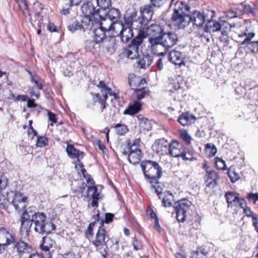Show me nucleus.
Here are the masks:
<instances>
[{
    "instance_id": "obj_64",
    "label": "nucleus",
    "mask_w": 258,
    "mask_h": 258,
    "mask_svg": "<svg viewBox=\"0 0 258 258\" xmlns=\"http://www.w3.org/2000/svg\"><path fill=\"white\" fill-rule=\"evenodd\" d=\"M155 184L156 185H152V189H153L154 192L156 193L158 195H162V188L159 185H157V183Z\"/></svg>"
},
{
    "instance_id": "obj_16",
    "label": "nucleus",
    "mask_w": 258,
    "mask_h": 258,
    "mask_svg": "<svg viewBox=\"0 0 258 258\" xmlns=\"http://www.w3.org/2000/svg\"><path fill=\"white\" fill-rule=\"evenodd\" d=\"M169 144L164 138L156 141L152 146V148L157 154L164 155L168 154Z\"/></svg>"
},
{
    "instance_id": "obj_18",
    "label": "nucleus",
    "mask_w": 258,
    "mask_h": 258,
    "mask_svg": "<svg viewBox=\"0 0 258 258\" xmlns=\"http://www.w3.org/2000/svg\"><path fill=\"white\" fill-rule=\"evenodd\" d=\"M185 55L182 53L176 50H172L168 55V59L170 62L175 65L184 66Z\"/></svg>"
},
{
    "instance_id": "obj_52",
    "label": "nucleus",
    "mask_w": 258,
    "mask_h": 258,
    "mask_svg": "<svg viewBox=\"0 0 258 258\" xmlns=\"http://www.w3.org/2000/svg\"><path fill=\"white\" fill-rule=\"evenodd\" d=\"M49 240L50 239L48 237L43 238V243L40 245V247L41 249L45 252L49 251L50 247H51L52 246V244H46V241H49Z\"/></svg>"
},
{
    "instance_id": "obj_6",
    "label": "nucleus",
    "mask_w": 258,
    "mask_h": 258,
    "mask_svg": "<svg viewBox=\"0 0 258 258\" xmlns=\"http://www.w3.org/2000/svg\"><path fill=\"white\" fill-rule=\"evenodd\" d=\"M190 204V202L185 199L175 203L174 209L176 214L177 220L179 222H184L185 220L186 213L189 209Z\"/></svg>"
},
{
    "instance_id": "obj_40",
    "label": "nucleus",
    "mask_w": 258,
    "mask_h": 258,
    "mask_svg": "<svg viewBox=\"0 0 258 258\" xmlns=\"http://www.w3.org/2000/svg\"><path fill=\"white\" fill-rule=\"evenodd\" d=\"M92 21L91 20L90 17L85 16L84 17L80 23V25L82 26V29H90L92 27Z\"/></svg>"
},
{
    "instance_id": "obj_3",
    "label": "nucleus",
    "mask_w": 258,
    "mask_h": 258,
    "mask_svg": "<svg viewBox=\"0 0 258 258\" xmlns=\"http://www.w3.org/2000/svg\"><path fill=\"white\" fill-rule=\"evenodd\" d=\"M174 6V13L172 17L173 25L178 29H181L182 25L181 22L184 19L185 16L189 13V7L183 2H179L178 0H171L170 7Z\"/></svg>"
},
{
    "instance_id": "obj_34",
    "label": "nucleus",
    "mask_w": 258,
    "mask_h": 258,
    "mask_svg": "<svg viewBox=\"0 0 258 258\" xmlns=\"http://www.w3.org/2000/svg\"><path fill=\"white\" fill-rule=\"evenodd\" d=\"M142 151L130 152L128 155V160L130 163L135 165L138 164L142 158Z\"/></svg>"
},
{
    "instance_id": "obj_58",
    "label": "nucleus",
    "mask_w": 258,
    "mask_h": 258,
    "mask_svg": "<svg viewBox=\"0 0 258 258\" xmlns=\"http://www.w3.org/2000/svg\"><path fill=\"white\" fill-rule=\"evenodd\" d=\"M191 257L192 258H206V255L202 250H197L192 252Z\"/></svg>"
},
{
    "instance_id": "obj_51",
    "label": "nucleus",
    "mask_w": 258,
    "mask_h": 258,
    "mask_svg": "<svg viewBox=\"0 0 258 258\" xmlns=\"http://www.w3.org/2000/svg\"><path fill=\"white\" fill-rule=\"evenodd\" d=\"M97 5L102 9H106L111 5V0H96Z\"/></svg>"
},
{
    "instance_id": "obj_54",
    "label": "nucleus",
    "mask_w": 258,
    "mask_h": 258,
    "mask_svg": "<svg viewBox=\"0 0 258 258\" xmlns=\"http://www.w3.org/2000/svg\"><path fill=\"white\" fill-rule=\"evenodd\" d=\"M228 176L232 182H235L237 181L240 176L238 173L236 172L235 171L230 170L228 172Z\"/></svg>"
},
{
    "instance_id": "obj_56",
    "label": "nucleus",
    "mask_w": 258,
    "mask_h": 258,
    "mask_svg": "<svg viewBox=\"0 0 258 258\" xmlns=\"http://www.w3.org/2000/svg\"><path fill=\"white\" fill-rule=\"evenodd\" d=\"M243 210V213L245 214V215L247 217H252L253 219V217H257V215H255L251 210V209L247 206L246 204V206L242 208Z\"/></svg>"
},
{
    "instance_id": "obj_19",
    "label": "nucleus",
    "mask_w": 258,
    "mask_h": 258,
    "mask_svg": "<svg viewBox=\"0 0 258 258\" xmlns=\"http://www.w3.org/2000/svg\"><path fill=\"white\" fill-rule=\"evenodd\" d=\"M219 179L218 173L214 171H207L205 176V181L207 187L214 188L217 185V181Z\"/></svg>"
},
{
    "instance_id": "obj_24",
    "label": "nucleus",
    "mask_w": 258,
    "mask_h": 258,
    "mask_svg": "<svg viewBox=\"0 0 258 258\" xmlns=\"http://www.w3.org/2000/svg\"><path fill=\"white\" fill-rule=\"evenodd\" d=\"M153 7L152 5H147L140 8V17L147 23L152 19L153 14Z\"/></svg>"
},
{
    "instance_id": "obj_22",
    "label": "nucleus",
    "mask_w": 258,
    "mask_h": 258,
    "mask_svg": "<svg viewBox=\"0 0 258 258\" xmlns=\"http://www.w3.org/2000/svg\"><path fill=\"white\" fill-rule=\"evenodd\" d=\"M254 33H250L247 38L240 43V45H248V48L253 53L258 52V40L252 41L251 39L254 36Z\"/></svg>"
},
{
    "instance_id": "obj_23",
    "label": "nucleus",
    "mask_w": 258,
    "mask_h": 258,
    "mask_svg": "<svg viewBox=\"0 0 258 258\" xmlns=\"http://www.w3.org/2000/svg\"><path fill=\"white\" fill-rule=\"evenodd\" d=\"M93 184H90L88 186L89 199H92L91 205L93 207H97L98 206V200L100 195L98 191V189L95 186H92Z\"/></svg>"
},
{
    "instance_id": "obj_9",
    "label": "nucleus",
    "mask_w": 258,
    "mask_h": 258,
    "mask_svg": "<svg viewBox=\"0 0 258 258\" xmlns=\"http://www.w3.org/2000/svg\"><path fill=\"white\" fill-rule=\"evenodd\" d=\"M206 19V16L204 14L198 11H195L191 15L185 16L184 19L182 21L181 28L186 27L190 22H192L193 25L198 27L202 26Z\"/></svg>"
},
{
    "instance_id": "obj_25",
    "label": "nucleus",
    "mask_w": 258,
    "mask_h": 258,
    "mask_svg": "<svg viewBox=\"0 0 258 258\" xmlns=\"http://www.w3.org/2000/svg\"><path fill=\"white\" fill-rule=\"evenodd\" d=\"M66 151L69 157L74 159L77 158L80 161L84 157V153L76 149L73 145H68Z\"/></svg>"
},
{
    "instance_id": "obj_8",
    "label": "nucleus",
    "mask_w": 258,
    "mask_h": 258,
    "mask_svg": "<svg viewBox=\"0 0 258 258\" xmlns=\"http://www.w3.org/2000/svg\"><path fill=\"white\" fill-rule=\"evenodd\" d=\"M15 241V234L12 231L0 227V253L5 250L6 246L14 243Z\"/></svg>"
},
{
    "instance_id": "obj_37",
    "label": "nucleus",
    "mask_w": 258,
    "mask_h": 258,
    "mask_svg": "<svg viewBox=\"0 0 258 258\" xmlns=\"http://www.w3.org/2000/svg\"><path fill=\"white\" fill-rule=\"evenodd\" d=\"M239 197V194L231 191H228L225 194V197L228 203V207L232 208L236 200Z\"/></svg>"
},
{
    "instance_id": "obj_61",
    "label": "nucleus",
    "mask_w": 258,
    "mask_h": 258,
    "mask_svg": "<svg viewBox=\"0 0 258 258\" xmlns=\"http://www.w3.org/2000/svg\"><path fill=\"white\" fill-rule=\"evenodd\" d=\"M8 183V180L7 177L3 175H0V189L5 188Z\"/></svg>"
},
{
    "instance_id": "obj_62",
    "label": "nucleus",
    "mask_w": 258,
    "mask_h": 258,
    "mask_svg": "<svg viewBox=\"0 0 258 258\" xmlns=\"http://www.w3.org/2000/svg\"><path fill=\"white\" fill-rule=\"evenodd\" d=\"M247 199L250 201H252L255 204L258 201V193L250 192L247 196Z\"/></svg>"
},
{
    "instance_id": "obj_27",
    "label": "nucleus",
    "mask_w": 258,
    "mask_h": 258,
    "mask_svg": "<svg viewBox=\"0 0 258 258\" xmlns=\"http://www.w3.org/2000/svg\"><path fill=\"white\" fill-rule=\"evenodd\" d=\"M196 120L194 115L188 112H184L180 115L178 119V122L183 126L188 125Z\"/></svg>"
},
{
    "instance_id": "obj_63",
    "label": "nucleus",
    "mask_w": 258,
    "mask_h": 258,
    "mask_svg": "<svg viewBox=\"0 0 258 258\" xmlns=\"http://www.w3.org/2000/svg\"><path fill=\"white\" fill-rule=\"evenodd\" d=\"M12 98L14 99L15 101H25L27 100V96L25 95H18L17 96H16L14 94H11Z\"/></svg>"
},
{
    "instance_id": "obj_30",
    "label": "nucleus",
    "mask_w": 258,
    "mask_h": 258,
    "mask_svg": "<svg viewBox=\"0 0 258 258\" xmlns=\"http://www.w3.org/2000/svg\"><path fill=\"white\" fill-rule=\"evenodd\" d=\"M81 10L85 16L89 17L93 15L96 12L95 8L92 3L89 1L83 4L81 7Z\"/></svg>"
},
{
    "instance_id": "obj_31",
    "label": "nucleus",
    "mask_w": 258,
    "mask_h": 258,
    "mask_svg": "<svg viewBox=\"0 0 258 258\" xmlns=\"http://www.w3.org/2000/svg\"><path fill=\"white\" fill-rule=\"evenodd\" d=\"M106 32V31L100 27L94 29V40L96 43L99 44L106 39L105 36Z\"/></svg>"
},
{
    "instance_id": "obj_48",
    "label": "nucleus",
    "mask_w": 258,
    "mask_h": 258,
    "mask_svg": "<svg viewBox=\"0 0 258 258\" xmlns=\"http://www.w3.org/2000/svg\"><path fill=\"white\" fill-rule=\"evenodd\" d=\"M48 143L47 139L45 137L37 136L36 146L39 147H43Z\"/></svg>"
},
{
    "instance_id": "obj_15",
    "label": "nucleus",
    "mask_w": 258,
    "mask_h": 258,
    "mask_svg": "<svg viewBox=\"0 0 258 258\" xmlns=\"http://www.w3.org/2000/svg\"><path fill=\"white\" fill-rule=\"evenodd\" d=\"M185 147L179 142L173 140L170 144L168 153L173 157H181Z\"/></svg>"
},
{
    "instance_id": "obj_50",
    "label": "nucleus",
    "mask_w": 258,
    "mask_h": 258,
    "mask_svg": "<svg viewBox=\"0 0 258 258\" xmlns=\"http://www.w3.org/2000/svg\"><path fill=\"white\" fill-rule=\"evenodd\" d=\"M68 30L71 32L73 33L76 30L82 29V26L80 25V22L78 21H76L73 23L69 25L68 26Z\"/></svg>"
},
{
    "instance_id": "obj_13",
    "label": "nucleus",
    "mask_w": 258,
    "mask_h": 258,
    "mask_svg": "<svg viewBox=\"0 0 258 258\" xmlns=\"http://www.w3.org/2000/svg\"><path fill=\"white\" fill-rule=\"evenodd\" d=\"M100 20L99 22V27L105 31L110 33V35L115 36V34H118V31H115L116 27L118 26V24H115L110 20L107 19L105 17H100Z\"/></svg>"
},
{
    "instance_id": "obj_14",
    "label": "nucleus",
    "mask_w": 258,
    "mask_h": 258,
    "mask_svg": "<svg viewBox=\"0 0 258 258\" xmlns=\"http://www.w3.org/2000/svg\"><path fill=\"white\" fill-rule=\"evenodd\" d=\"M207 21L205 27V31L207 32L213 33L218 32L222 29V26L224 25H225V28H228L227 26H228L229 28L234 27L235 26L234 24H230L226 21L222 22V24H221L220 23L212 20H210L207 19Z\"/></svg>"
},
{
    "instance_id": "obj_26",
    "label": "nucleus",
    "mask_w": 258,
    "mask_h": 258,
    "mask_svg": "<svg viewBox=\"0 0 258 258\" xmlns=\"http://www.w3.org/2000/svg\"><path fill=\"white\" fill-rule=\"evenodd\" d=\"M147 23L145 20H144L141 17H139L137 18L134 19L132 27L133 29L139 30L138 33L143 31L145 32V30L147 28ZM145 34V33H144Z\"/></svg>"
},
{
    "instance_id": "obj_49",
    "label": "nucleus",
    "mask_w": 258,
    "mask_h": 258,
    "mask_svg": "<svg viewBox=\"0 0 258 258\" xmlns=\"http://www.w3.org/2000/svg\"><path fill=\"white\" fill-rule=\"evenodd\" d=\"M135 93L136 94L137 99L138 100H141L148 94V92L145 88L143 87L141 89H137Z\"/></svg>"
},
{
    "instance_id": "obj_41",
    "label": "nucleus",
    "mask_w": 258,
    "mask_h": 258,
    "mask_svg": "<svg viewBox=\"0 0 258 258\" xmlns=\"http://www.w3.org/2000/svg\"><path fill=\"white\" fill-rule=\"evenodd\" d=\"M179 135L180 138L187 145L191 143V138L185 130H182L180 131Z\"/></svg>"
},
{
    "instance_id": "obj_59",
    "label": "nucleus",
    "mask_w": 258,
    "mask_h": 258,
    "mask_svg": "<svg viewBox=\"0 0 258 258\" xmlns=\"http://www.w3.org/2000/svg\"><path fill=\"white\" fill-rule=\"evenodd\" d=\"M216 165L218 168L222 170H225L226 164L225 161L220 158H216Z\"/></svg>"
},
{
    "instance_id": "obj_46",
    "label": "nucleus",
    "mask_w": 258,
    "mask_h": 258,
    "mask_svg": "<svg viewBox=\"0 0 258 258\" xmlns=\"http://www.w3.org/2000/svg\"><path fill=\"white\" fill-rule=\"evenodd\" d=\"M79 191L81 194L82 197L84 198V200L89 199L88 186L85 183H82L79 187Z\"/></svg>"
},
{
    "instance_id": "obj_33",
    "label": "nucleus",
    "mask_w": 258,
    "mask_h": 258,
    "mask_svg": "<svg viewBox=\"0 0 258 258\" xmlns=\"http://www.w3.org/2000/svg\"><path fill=\"white\" fill-rule=\"evenodd\" d=\"M153 58L152 56L147 54L144 55L137 61L138 66L141 69H145L149 67L152 63Z\"/></svg>"
},
{
    "instance_id": "obj_32",
    "label": "nucleus",
    "mask_w": 258,
    "mask_h": 258,
    "mask_svg": "<svg viewBox=\"0 0 258 258\" xmlns=\"http://www.w3.org/2000/svg\"><path fill=\"white\" fill-rule=\"evenodd\" d=\"M137 12L135 10H132L131 12H127L124 16V22L125 27H132L134 19L137 17Z\"/></svg>"
},
{
    "instance_id": "obj_21",
    "label": "nucleus",
    "mask_w": 258,
    "mask_h": 258,
    "mask_svg": "<svg viewBox=\"0 0 258 258\" xmlns=\"http://www.w3.org/2000/svg\"><path fill=\"white\" fill-rule=\"evenodd\" d=\"M118 27H121V30L118 33L119 35L122 42H126L128 41L133 36V33L131 27H125L122 22L118 24Z\"/></svg>"
},
{
    "instance_id": "obj_4",
    "label": "nucleus",
    "mask_w": 258,
    "mask_h": 258,
    "mask_svg": "<svg viewBox=\"0 0 258 258\" xmlns=\"http://www.w3.org/2000/svg\"><path fill=\"white\" fill-rule=\"evenodd\" d=\"M146 34L142 31L132 40L131 44L125 49L124 54L129 58L134 59L139 55V46L142 44Z\"/></svg>"
},
{
    "instance_id": "obj_45",
    "label": "nucleus",
    "mask_w": 258,
    "mask_h": 258,
    "mask_svg": "<svg viewBox=\"0 0 258 258\" xmlns=\"http://www.w3.org/2000/svg\"><path fill=\"white\" fill-rule=\"evenodd\" d=\"M206 152L209 157H212L216 154L217 148L215 145L207 144L206 145Z\"/></svg>"
},
{
    "instance_id": "obj_47",
    "label": "nucleus",
    "mask_w": 258,
    "mask_h": 258,
    "mask_svg": "<svg viewBox=\"0 0 258 258\" xmlns=\"http://www.w3.org/2000/svg\"><path fill=\"white\" fill-rule=\"evenodd\" d=\"M19 8L20 10L23 12L25 15H28L30 16V14L28 10V6L26 2L24 0H19L18 1Z\"/></svg>"
},
{
    "instance_id": "obj_2",
    "label": "nucleus",
    "mask_w": 258,
    "mask_h": 258,
    "mask_svg": "<svg viewBox=\"0 0 258 258\" xmlns=\"http://www.w3.org/2000/svg\"><path fill=\"white\" fill-rule=\"evenodd\" d=\"M141 167L145 176L150 180L151 183H158L162 174V168L159 164L151 160L142 161Z\"/></svg>"
},
{
    "instance_id": "obj_7",
    "label": "nucleus",
    "mask_w": 258,
    "mask_h": 258,
    "mask_svg": "<svg viewBox=\"0 0 258 258\" xmlns=\"http://www.w3.org/2000/svg\"><path fill=\"white\" fill-rule=\"evenodd\" d=\"M30 213H32L31 208H28L23 213L20 218V233L24 237L28 236L30 228L33 224L31 222Z\"/></svg>"
},
{
    "instance_id": "obj_11",
    "label": "nucleus",
    "mask_w": 258,
    "mask_h": 258,
    "mask_svg": "<svg viewBox=\"0 0 258 258\" xmlns=\"http://www.w3.org/2000/svg\"><path fill=\"white\" fill-rule=\"evenodd\" d=\"M98 87L101 89L100 92L103 97V100L100 102L102 106V111H103L106 108V101L107 99L108 95L113 96L114 99L117 98V95L115 93H114L110 88L108 87L104 81H100L98 85Z\"/></svg>"
},
{
    "instance_id": "obj_36",
    "label": "nucleus",
    "mask_w": 258,
    "mask_h": 258,
    "mask_svg": "<svg viewBox=\"0 0 258 258\" xmlns=\"http://www.w3.org/2000/svg\"><path fill=\"white\" fill-rule=\"evenodd\" d=\"M143 82L145 83V80L141 79L134 74H132L128 75V83L130 87L132 89H134L135 87H137L140 84H142Z\"/></svg>"
},
{
    "instance_id": "obj_10",
    "label": "nucleus",
    "mask_w": 258,
    "mask_h": 258,
    "mask_svg": "<svg viewBox=\"0 0 258 258\" xmlns=\"http://www.w3.org/2000/svg\"><path fill=\"white\" fill-rule=\"evenodd\" d=\"M148 41L149 47L150 48L152 53L158 56H164L168 52V50L162 42L160 37L148 38Z\"/></svg>"
},
{
    "instance_id": "obj_17",
    "label": "nucleus",
    "mask_w": 258,
    "mask_h": 258,
    "mask_svg": "<svg viewBox=\"0 0 258 258\" xmlns=\"http://www.w3.org/2000/svg\"><path fill=\"white\" fill-rule=\"evenodd\" d=\"M106 232L104 228L100 227L95 234V236L92 239V243L95 247H103L106 245Z\"/></svg>"
},
{
    "instance_id": "obj_39",
    "label": "nucleus",
    "mask_w": 258,
    "mask_h": 258,
    "mask_svg": "<svg viewBox=\"0 0 258 258\" xmlns=\"http://www.w3.org/2000/svg\"><path fill=\"white\" fill-rule=\"evenodd\" d=\"M29 74L31 76V82L32 83L34 84V87L39 90L42 89V82L39 76L34 75L29 72Z\"/></svg>"
},
{
    "instance_id": "obj_12",
    "label": "nucleus",
    "mask_w": 258,
    "mask_h": 258,
    "mask_svg": "<svg viewBox=\"0 0 258 258\" xmlns=\"http://www.w3.org/2000/svg\"><path fill=\"white\" fill-rule=\"evenodd\" d=\"M168 50L173 47L178 42V38L176 34L172 32H164L160 37Z\"/></svg>"
},
{
    "instance_id": "obj_5",
    "label": "nucleus",
    "mask_w": 258,
    "mask_h": 258,
    "mask_svg": "<svg viewBox=\"0 0 258 258\" xmlns=\"http://www.w3.org/2000/svg\"><path fill=\"white\" fill-rule=\"evenodd\" d=\"M8 204H12L18 211L24 210L27 205V198L21 193L10 191L7 194Z\"/></svg>"
},
{
    "instance_id": "obj_60",
    "label": "nucleus",
    "mask_w": 258,
    "mask_h": 258,
    "mask_svg": "<svg viewBox=\"0 0 258 258\" xmlns=\"http://www.w3.org/2000/svg\"><path fill=\"white\" fill-rule=\"evenodd\" d=\"M132 244L134 249L136 250L141 249L143 248V244L142 242L138 240V239L133 240Z\"/></svg>"
},
{
    "instance_id": "obj_57",
    "label": "nucleus",
    "mask_w": 258,
    "mask_h": 258,
    "mask_svg": "<svg viewBox=\"0 0 258 258\" xmlns=\"http://www.w3.org/2000/svg\"><path fill=\"white\" fill-rule=\"evenodd\" d=\"M167 1V0H150L151 5L155 8L161 7Z\"/></svg>"
},
{
    "instance_id": "obj_20",
    "label": "nucleus",
    "mask_w": 258,
    "mask_h": 258,
    "mask_svg": "<svg viewBox=\"0 0 258 258\" xmlns=\"http://www.w3.org/2000/svg\"><path fill=\"white\" fill-rule=\"evenodd\" d=\"M146 30V34L148 36L149 38L160 37L164 32L162 28L157 24H152L149 26L147 24V28Z\"/></svg>"
},
{
    "instance_id": "obj_38",
    "label": "nucleus",
    "mask_w": 258,
    "mask_h": 258,
    "mask_svg": "<svg viewBox=\"0 0 258 258\" xmlns=\"http://www.w3.org/2000/svg\"><path fill=\"white\" fill-rule=\"evenodd\" d=\"M101 43H102L103 47L106 49L107 52L112 53L115 51V39L113 38H106Z\"/></svg>"
},
{
    "instance_id": "obj_1",
    "label": "nucleus",
    "mask_w": 258,
    "mask_h": 258,
    "mask_svg": "<svg viewBox=\"0 0 258 258\" xmlns=\"http://www.w3.org/2000/svg\"><path fill=\"white\" fill-rule=\"evenodd\" d=\"M30 215L31 222L36 232L41 234H48L55 229V225L46 220V216L43 213L35 212L32 210Z\"/></svg>"
},
{
    "instance_id": "obj_28",
    "label": "nucleus",
    "mask_w": 258,
    "mask_h": 258,
    "mask_svg": "<svg viewBox=\"0 0 258 258\" xmlns=\"http://www.w3.org/2000/svg\"><path fill=\"white\" fill-rule=\"evenodd\" d=\"M142 104L141 102L136 101L132 104L128 105V107L124 111V114L131 115L137 113L141 110Z\"/></svg>"
},
{
    "instance_id": "obj_42",
    "label": "nucleus",
    "mask_w": 258,
    "mask_h": 258,
    "mask_svg": "<svg viewBox=\"0 0 258 258\" xmlns=\"http://www.w3.org/2000/svg\"><path fill=\"white\" fill-rule=\"evenodd\" d=\"M173 200V196L171 194H168L167 196H163L162 197V205L165 207H169L172 206V201Z\"/></svg>"
},
{
    "instance_id": "obj_55",
    "label": "nucleus",
    "mask_w": 258,
    "mask_h": 258,
    "mask_svg": "<svg viewBox=\"0 0 258 258\" xmlns=\"http://www.w3.org/2000/svg\"><path fill=\"white\" fill-rule=\"evenodd\" d=\"M246 201L243 198H240L239 196L236 200L235 204L233 205L234 207H237L239 206L241 208L246 206Z\"/></svg>"
},
{
    "instance_id": "obj_53",
    "label": "nucleus",
    "mask_w": 258,
    "mask_h": 258,
    "mask_svg": "<svg viewBox=\"0 0 258 258\" xmlns=\"http://www.w3.org/2000/svg\"><path fill=\"white\" fill-rule=\"evenodd\" d=\"M193 152L192 151L189 152L188 151L186 152L185 149H184V151L181 157H182L183 160H190L193 161L195 159L193 157Z\"/></svg>"
},
{
    "instance_id": "obj_43",
    "label": "nucleus",
    "mask_w": 258,
    "mask_h": 258,
    "mask_svg": "<svg viewBox=\"0 0 258 258\" xmlns=\"http://www.w3.org/2000/svg\"><path fill=\"white\" fill-rule=\"evenodd\" d=\"M78 166L81 168V172L84 177L86 178L87 182L88 184H94V180L91 177V176L87 173L85 169L83 168V164L82 163H79Z\"/></svg>"
},
{
    "instance_id": "obj_29",
    "label": "nucleus",
    "mask_w": 258,
    "mask_h": 258,
    "mask_svg": "<svg viewBox=\"0 0 258 258\" xmlns=\"http://www.w3.org/2000/svg\"><path fill=\"white\" fill-rule=\"evenodd\" d=\"M15 248L17 249V253L19 255L24 253H30L32 250L31 247L27 243L22 241L15 244Z\"/></svg>"
},
{
    "instance_id": "obj_35",
    "label": "nucleus",
    "mask_w": 258,
    "mask_h": 258,
    "mask_svg": "<svg viewBox=\"0 0 258 258\" xmlns=\"http://www.w3.org/2000/svg\"><path fill=\"white\" fill-rule=\"evenodd\" d=\"M120 12L119 10L115 8H111L109 9L105 17L107 19H108L115 23L117 24V21L120 17Z\"/></svg>"
},
{
    "instance_id": "obj_44",
    "label": "nucleus",
    "mask_w": 258,
    "mask_h": 258,
    "mask_svg": "<svg viewBox=\"0 0 258 258\" xmlns=\"http://www.w3.org/2000/svg\"><path fill=\"white\" fill-rule=\"evenodd\" d=\"M114 128L116 134L120 136L123 135L128 132L127 126L123 124H117Z\"/></svg>"
}]
</instances>
